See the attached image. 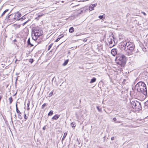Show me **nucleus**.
Listing matches in <instances>:
<instances>
[{"instance_id":"obj_1","label":"nucleus","mask_w":148,"mask_h":148,"mask_svg":"<svg viewBox=\"0 0 148 148\" xmlns=\"http://www.w3.org/2000/svg\"><path fill=\"white\" fill-rule=\"evenodd\" d=\"M121 46H123L121 47L128 53V55L131 54L135 48L134 44L130 42H125L121 43Z\"/></svg>"},{"instance_id":"obj_2","label":"nucleus","mask_w":148,"mask_h":148,"mask_svg":"<svg viewBox=\"0 0 148 148\" xmlns=\"http://www.w3.org/2000/svg\"><path fill=\"white\" fill-rule=\"evenodd\" d=\"M136 87L138 92H141L145 95H147V87L145 83L142 82H138L136 85Z\"/></svg>"},{"instance_id":"obj_3","label":"nucleus","mask_w":148,"mask_h":148,"mask_svg":"<svg viewBox=\"0 0 148 148\" xmlns=\"http://www.w3.org/2000/svg\"><path fill=\"white\" fill-rule=\"evenodd\" d=\"M116 59L117 61V63L121 66H124L126 62V58L125 56L123 54H118L116 57Z\"/></svg>"},{"instance_id":"obj_4","label":"nucleus","mask_w":148,"mask_h":148,"mask_svg":"<svg viewBox=\"0 0 148 148\" xmlns=\"http://www.w3.org/2000/svg\"><path fill=\"white\" fill-rule=\"evenodd\" d=\"M130 103L133 109L135 110L139 111L141 109L140 103L137 101H130Z\"/></svg>"},{"instance_id":"obj_5","label":"nucleus","mask_w":148,"mask_h":148,"mask_svg":"<svg viewBox=\"0 0 148 148\" xmlns=\"http://www.w3.org/2000/svg\"><path fill=\"white\" fill-rule=\"evenodd\" d=\"M114 39L113 36L112 37H109L108 39L107 40L109 44V47L110 48L114 46V45H112L113 43L112 40H113Z\"/></svg>"},{"instance_id":"obj_6","label":"nucleus","mask_w":148,"mask_h":148,"mask_svg":"<svg viewBox=\"0 0 148 148\" xmlns=\"http://www.w3.org/2000/svg\"><path fill=\"white\" fill-rule=\"evenodd\" d=\"M15 17L14 18V20L19 21L20 20L19 18L21 16V13L18 12L15 14Z\"/></svg>"},{"instance_id":"obj_7","label":"nucleus","mask_w":148,"mask_h":148,"mask_svg":"<svg viewBox=\"0 0 148 148\" xmlns=\"http://www.w3.org/2000/svg\"><path fill=\"white\" fill-rule=\"evenodd\" d=\"M117 50L116 49H113L111 50V52L113 56H115L117 54Z\"/></svg>"},{"instance_id":"obj_8","label":"nucleus","mask_w":148,"mask_h":148,"mask_svg":"<svg viewBox=\"0 0 148 148\" xmlns=\"http://www.w3.org/2000/svg\"><path fill=\"white\" fill-rule=\"evenodd\" d=\"M34 35V36H35V39H37V38L41 35V33H37L36 31H34V34H33Z\"/></svg>"},{"instance_id":"obj_9","label":"nucleus","mask_w":148,"mask_h":148,"mask_svg":"<svg viewBox=\"0 0 148 148\" xmlns=\"http://www.w3.org/2000/svg\"><path fill=\"white\" fill-rule=\"evenodd\" d=\"M15 14H10L8 16V18L9 20H12V21H14V18L15 17Z\"/></svg>"},{"instance_id":"obj_10","label":"nucleus","mask_w":148,"mask_h":148,"mask_svg":"<svg viewBox=\"0 0 148 148\" xmlns=\"http://www.w3.org/2000/svg\"><path fill=\"white\" fill-rule=\"evenodd\" d=\"M97 5V3L90 5L89 6V10L90 11L93 10L94 9V7L96 6Z\"/></svg>"},{"instance_id":"obj_11","label":"nucleus","mask_w":148,"mask_h":148,"mask_svg":"<svg viewBox=\"0 0 148 148\" xmlns=\"http://www.w3.org/2000/svg\"><path fill=\"white\" fill-rule=\"evenodd\" d=\"M27 43L28 45H30V47H33L34 45H35V47H36L37 45H36V44H34V43H33V44L31 43L30 42V39L29 38L28 39V40H27Z\"/></svg>"},{"instance_id":"obj_12","label":"nucleus","mask_w":148,"mask_h":148,"mask_svg":"<svg viewBox=\"0 0 148 148\" xmlns=\"http://www.w3.org/2000/svg\"><path fill=\"white\" fill-rule=\"evenodd\" d=\"M60 117V115L58 114H56L52 118V119L54 120H57Z\"/></svg>"},{"instance_id":"obj_13","label":"nucleus","mask_w":148,"mask_h":148,"mask_svg":"<svg viewBox=\"0 0 148 148\" xmlns=\"http://www.w3.org/2000/svg\"><path fill=\"white\" fill-rule=\"evenodd\" d=\"M67 132H65L64 133L63 137H62V143H63V141L64 140V139H65L66 136H67Z\"/></svg>"},{"instance_id":"obj_14","label":"nucleus","mask_w":148,"mask_h":148,"mask_svg":"<svg viewBox=\"0 0 148 148\" xmlns=\"http://www.w3.org/2000/svg\"><path fill=\"white\" fill-rule=\"evenodd\" d=\"M96 79L95 77H93L91 80L90 83L91 84L93 83L96 81Z\"/></svg>"},{"instance_id":"obj_15","label":"nucleus","mask_w":148,"mask_h":148,"mask_svg":"<svg viewBox=\"0 0 148 148\" xmlns=\"http://www.w3.org/2000/svg\"><path fill=\"white\" fill-rule=\"evenodd\" d=\"M69 31L70 33H72L74 31L73 27H71L69 29Z\"/></svg>"},{"instance_id":"obj_16","label":"nucleus","mask_w":148,"mask_h":148,"mask_svg":"<svg viewBox=\"0 0 148 148\" xmlns=\"http://www.w3.org/2000/svg\"><path fill=\"white\" fill-rule=\"evenodd\" d=\"M71 125L72 127H75L76 125V124L75 122H73L71 123Z\"/></svg>"},{"instance_id":"obj_17","label":"nucleus","mask_w":148,"mask_h":148,"mask_svg":"<svg viewBox=\"0 0 148 148\" xmlns=\"http://www.w3.org/2000/svg\"><path fill=\"white\" fill-rule=\"evenodd\" d=\"M69 61V60L68 59L66 60L63 63V66H65L67 64Z\"/></svg>"},{"instance_id":"obj_18","label":"nucleus","mask_w":148,"mask_h":148,"mask_svg":"<svg viewBox=\"0 0 148 148\" xmlns=\"http://www.w3.org/2000/svg\"><path fill=\"white\" fill-rule=\"evenodd\" d=\"M30 103V101H28L27 103V110H29V104Z\"/></svg>"},{"instance_id":"obj_19","label":"nucleus","mask_w":148,"mask_h":148,"mask_svg":"<svg viewBox=\"0 0 148 148\" xmlns=\"http://www.w3.org/2000/svg\"><path fill=\"white\" fill-rule=\"evenodd\" d=\"M9 100L10 101V104H11L13 101V99H12V97H10L9 98Z\"/></svg>"},{"instance_id":"obj_20","label":"nucleus","mask_w":148,"mask_h":148,"mask_svg":"<svg viewBox=\"0 0 148 148\" xmlns=\"http://www.w3.org/2000/svg\"><path fill=\"white\" fill-rule=\"evenodd\" d=\"M8 9L6 10H5L1 14V16H3L5 13L6 12L8 11Z\"/></svg>"},{"instance_id":"obj_21","label":"nucleus","mask_w":148,"mask_h":148,"mask_svg":"<svg viewBox=\"0 0 148 148\" xmlns=\"http://www.w3.org/2000/svg\"><path fill=\"white\" fill-rule=\"evenodd\" d=\"M53 111L52 110H51L48 114V116H51L53 114Z\"/></svg>"},{"instance_id":"obj_22","label":"nucleus","mask_w":148,"mask_h":148,"mask_svg":"<svg viewBox=\"0 0 148 148\" xmlns=\"http://www.w3.org/2000/svg\"><path fill=\"white\" fill-rule=\"evenodd\" d=\"M105 17L104 16V15H100L99 16V18L101 19H103L105 18Z\"/></svg>"},{"instance_id":"obj_23","label":"nucleus","mask_w":148,"mask_h":148,"mask_svg":"<svg viewBox=\"0 0 148 148\" xmlns=\"http://www.w3.org/2000/svg\"><path fill=\"white\" fill-rule=\"evenodd\" d=\"M53 45V43L51 44L48 47V51H49Z\"/></svg>"},{"instance_id":"obj_24","label":"nucleus","mask_w":148,"mask_h":148,"mask_svg":"<svg viewBox=\"0 0 148 148\" xmlns=\"http://www.w3.org/2000/svg\"><path fill=\"white\" fill-rule=\"evenodd\" d=\"M26 19V17L25 16H23L21 18H20V20L21 21H22L23 20Z\"/></svg>"},{"instance_id":"obj_25","label":"nucleus","mask_w":148,"mask_h":148,"mask_svg":"<svg viewBox=\"0 0 148 148\" xmlns=\"http://www.w3.org/2000/svg\"><path fill=\"white\" fill-rule=\"evenodd\" d=\"M18 119H22V117L21 116V114H18Z\"/></svg>"},{"instance_id":"obj_26","label":"nucleus","mask_w":148,"mask_h":148,"mask_svg":"<svg viewBox=\"0 0 148 148\" xmlns=\"http://www.w3.org/2000/svg\"><path fill=\"white\" fill-rule=\"evenodd\" d=\"M96 107L97 108L99 112H101V109L99 108V106H97Z\"/></svg>"},{"instance_id":"obj_27","label":"nucleus","mask_w":148,"mask_h":148,"mask_svg":"<svg viewBox=\"0 0 148 148\" xmlns=\"http://www.w3.org/2000/svg\"><path fill=\"white\" fill-rule=\"evenodd\" d=\"M34 31H36V32H37V33H39V32H38L39 31L38 30H37L36 29H34L33 31H32V34H34Z\"/></svg>"},{"instance_id":"obj_28","label":"nucleus","mask_w":148,"mask_h":148,"mask_svg":"<svg viewBox=\"0 0 148 148\" xmlns=\"http://www.w3.org/2000/svg\"><path fill=\"white\" fill-rule=\"evenodd\" d=\"M53 91H52L51 92L49 95V97H50L52 95H53Z\"/></svg>"},{"instance_id":"obj_29","label":"nucleus","mask_w":148,"mask_h":148,"mask_svg":"<svg viewBox=\"0 0 148 148\" xmlns=\"http://www.w3.org/2000/svg\"><path fill=\"white\" fill-rule=\"evenodd\" d=\"M63 36H64V35L63 34H61L58 36V37L59 38H60V39L61 38H62L63 37Z\"/></svg>"},{"instance_id":"obj_30","label":"nucleus","mask_w":148,"mask_h":148,"mask_svg":"<svg viewBox=\"0 0 148 148\" xmlns=\"http://www.w3.org/2000/svg\"><path fill=\"white\" fill-rule=\"evenodd\" d=\"M30 20H28L27 21H26V22H25L23 23L22 24L23 26H24L25 24H26L28 22V21H30Z\"/></svg>"},{"instance_id":"obj_31","label":"nucleus","mask_w":148,"mask_h":148,"mask_svg":"<svg viewBox=\"0 0 148 148\" xmlns=\"http://www.w3.org/2000/svg\"><path fill=\"white\" fill-rule=\"evenodd\" d=\"M34 62V60L33 59H30L29 60V62L32 63Z\"/></svg>"},{"instance_id":"obj_32","label":"nucleus","mask_w":148,"mask_h":148,"mask_svg":"<svg viewBox=\"0 0 148 148\" xmlns=\"http://www.w3.org/2000/svg\"><path fill=\"white\" fill-rule=\"evenodd\" d=\"M46 106V104L45 103H44L43 105H42L41 107V108L42 109H43L45 108V106Z\"/></svg>"},{"instance_id":"obj_33","label":"nucleus","mask_w":148,"mask_h":148,"mask_svg":"<svg viewBox=\"0 0 148 148\" xmlns=\"http://www.w3.org/2000/svg\"><path fill=\"white\" fill-rule=\"evenodd\" d=\"M33 35V34H32ZM32 38L34 40V42H35V40H37V39H35V36H33V35H32Z\"/></svg>"},{"instance_id":"obj_34","label":"nucleus","mask_w":148,"mask_h":148,"mask_svg":"<svg viewBox=\"0 0 148 148\" xmlns=\"http://www.w3.org/2000/svg\"><path fill=\"white\" fill-rule=\"evenodd\" d=\"M16 112H17V113H18V114H21V112H20V111H19V110H16Z\"/></svg>"},{"instance_id":"obj_35","label":"nucleus","mask_w":148,"mask_h":148,"mask_svg":"<svg viewBox=\"0 0 148 148\" xmlns=\"http://www.w3.org/2000/svg\"><path fill=\"white\" fill-rule=\"evenodd\" d=\"M24 119L26 120L27 119V117L26 116V115L25 114H24Z\"/></svg>"},{"instance_id":"obj_36","label":"nucleus","mask_w":148,"mask_h":148,"mask_svg":"<svg viewBox=\"0 0 148 148\" xmlns=\"http://www.w3.org/2000/svg\"><path fill=\"white\" fill-rule=\"evenodd\" d=\"M60 38H59L58 37V38L57 39L55 40L56 42H58L60 40Z\"/></svg>"},{"instance_id":"obj_37","label":"nucleus","mask_w":148,"mask_h":148,"mask_svg":"<svg viewBox=\"0 0 148 148\" xmlns=\"http://www.w3.org/2000/svg\"><path fill=\"white\" fill-rule=\"evenodd\" d=\"M43 15V14L39 15H38V17H39V18H40V17H41V16H42Z\"/></svg>"},{"instance_id":"obj_38","label":"nucleus","mask_w":148,"mask_h":148,"mask_svg":"<svg viewBox=\"0 0 148 148\" xmlns=\"http://www.w3.org/2000/svg\"><path fill=\"white\" fill-rule=\"evenodd\" d=\"M111 140H114V137H112L111 138Z\"/></svg>"},{"instance_id":"obj_39","label":"nucleus","mask_w":148,"mask_h":148,"mask_svg":"<svg viewBox=\"0 0 148 148\" xmlns=\"http://www.w3.org/2000/svg\"><path fill=\"white\" fill-rule=\"evenodd\" d=\"M141 13L145 15H146V14L144 12H141Z\"/></svg>"},{"instance_id":"obj_40","label":"nucleus","mask_w":148,"mask_h":148,"mask_svg":"<svg viewBox=\"0 0 148 148\" xmlns=\"http://www.w3.org/2000/svg\"><path fill=\"white\" fill-rule=\"evenodd\" d=\"M113 120L114 121H116V118L115 117H114L113 118Z\"/></svg>"},{"instance_id":"obj_41","label":"nucleus","mask_w":148,"mask_h":148,"mask_svg":"<svg viewBox=\"0 0 148 148\" xmlns=\"http://www.w3.org/2000/svg\"><path fill=\"white\" fill-rule=\"evenodd\" d=\"M42 129L43 130H45L46 129V127L45 126H44L43 128H42Z\"/></svg>"},{"instance_id":"obj_42","label":"nucleus","mask_w":148,"mask_h":148,"mask_svg":"<svg viewBox=\"0 0 148 148\" xmlns=\"http://www.w3.org/2000/svg\"><path fill=\"white\" fill-rule=\"evenodd\" d=\"M121 122H120V121H117L115 122V123H121Z\"/></svg>"},{"instance_id":"obj_43","label":"nucleus","mask_w":148,"mask_h":148,"mask_svg":"<svg viewBox=\"0 0 148 148\" xmlns=\"http://www.w3.org/2000/svg\"><path fill=\"white\" fill-rule=\"evenodd\" d=\"M18 110V107H17L16 108V110Z\"/></svg>"},{"instance_id":"obj_44","label":"nucleus","mask_w":148,"mask_h":148,"mask_svg":"<svg viewBox=\"0 0 148 148\" xmlns=\"http://www.w3.org/2000/svg\"><path fill=\"white\" fill-rule=\"evenodd\" d=\"M14 116H15V119H16V114H15Z\"/></svg>"},{"instance_id":"obj_45","label":"nucleus","mask_w":148,"mask_h":148,"mask_svg":"<svg viewBox=\"0 0 148 148\" xmlns=\"http://www.w3.org/2000/svg\"><path fill=\"white\" fill-rule=\"evenodd\" d=\"M16 108L17 107V103H16Z\"/></svg>"},{"instance_id":"obj_46","label":"nucleus","mask_w":148,"mask_h":148,"mask_svg":"<svg viewBox=\"0 0 148 148\" xmlns=\"http://www.w3.org/2000/svg\"><path fill=\"white\" fill-rule=\"evenodd\" d=\"M38 18V17H36V19H37V20H39V18Z\"/></svg>"},{"instance_id":"obj_47","label":"nucleus","mask_w":148,"mask_h":148,"mask_svg":"<svg viewBox=\"0 0 148 148\" xmlns=\"http://www.w3.org/2000/svg\"><path fill=\"white\" fill-rule=\"evenodd\" d=\"M147 148H148V143H147Z\"/></svg>"},{"instance_id":"obj_48","label":"nucleus","mask_w":148,"mask_h":148,"mask_svg":"<svg viewBox=\"0 0 148 148\" xmlns=\"http://www.w3.org/2000/svg\"><path fill=\"white\" fill-rule=\"evenodd\" d=\"M105 136H104V137H103V138H105Z\"/></svg>"}]
</instances>
